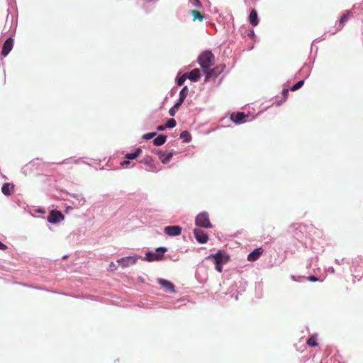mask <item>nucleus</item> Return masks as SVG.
<instances>
[{
  "mask_svg": "<svg viewBox=\"0 0 363 363\" xmlns=\"http://www.w3.org/2000/svg\"><path fill=\"white\" fill-rule=\"evenodd\" d=\"M182 230L179 225H169L164 228V233L169 236H178L182 233Z\"/></svg>",
  "mask_w": 363,
  "mask_h": 363,
  "instance_id": "obj_7",
  "label": "nucleus"
},
{
  "mask_svg": "<svg viewBox=\"0 0 363 363\" xmlns=\"http://www.w3.org/2000/svg\"><path fill=\"white\" fill-rule=\"evenodd\" d=\"M118 263H119L123 267H128L130 265H133L136 262V259L133 257H126L118 259Z\"/></svg>",
  "mask_w": 363,
  "mask_h": 363,
  "instance_id": "obj_12",
  "label": "nucleus"
},
{
  "mask_svg": "<svg viewBox=\"0 0 363 363\" xmlns=\"http://www.w3.org/2000/svg\"><path fill=\"white\" fill-rule=\"evenodd\" d=\"M187 77H186V74H184L183 75H182L178 79H177V84L179 86H182L184 82L186 81Z\"/></svg>",
  "mask_w": 363,
  "mask_h": 363,
  "instance_id": "obj_27",
  "label": "nucleus"
},
{
  "mask_svg": "<svg viewBox=\"0 0 363 363\" xmlns=\"http://www.w3.org/2000/svg\"><path fill=\"white\" fill-rule=\"evenodd\" d=\"M183 102L184 101H181V99H179L178 101L174 106V108L178 109Z\"/></svg>",
  "mask_w": 363,
  "mask_h": 363,
  "instance_id": "obj_31",
  "label": "nucleus"
},
{
  "mask_svg": "<svg viewBox=\"0 0 363 363\" xmlns=\"http://www.w3.org/2000/svg\"><path fill=\"white\" fill-rule=\"evenodd\" d=\"M7 246L4 244H3L1 241H0V250H6L7 249Z\"/></svg>",
  "mask_w": 363,
  "mask_h": 363,
  "instance_id": "obj_35",
  "label": "nucleus"
},
{
  "mask_svg": "<svg viewBox=\"0 0 363 363\" xmlns=\"http://www.w3.org/2000/svg\"><path fill=\"white\" fill-rule=\"evenodd\" d=\"M157 154H158L159 158L161 160V161L163 164L168 163L173 156L172 152H169V153L166 154L165 152H164L162 151H158Z\"/></svg>",
  "mask_w": 363,
  "mask_h": 363,
  "instance_id": "obj_13",
  "label": "nucleus"
},
{
  "mask_svg": "<svg viewBox=\"0 0 363 363\" xmlns=\"http://www.w3.org/2000/svg\"><path fill=\"white\" fill-rule=\"evenodd\" d=\"M216 264V269L218 272H222V269H223V267L222 265L223 264Z\"/></svg>",
  "mask_w": 363,
  "mask_h": 363,
  "instance_id": "obj_33",
  "label": "nucleus"
},
{
  "mask_svg": "<svg viewBox=\"0 0 363 363\" xmlns=\"http://www.w3.org/2000/svg\"><path fill=\"white\" fill-rule=\"evenodd\" d=\"M176 121L174 118H169L167 120V123H165L166 127L169 128H172L176 126Z\"/></svg>",
  "mask_w": 363,
  "mask_h": 363,
  "instance_id": "obj_26",
  "label": "nucleus"
},
{
  "mask_svg": "<svg viewBox=\"0 0 363 363\" xmlns=\"http://www.w3.org/2000/svg\"><path fill=\"white\" fill-rule=\"evenodd\" d=\"M142 152L141 148L138 147L135 150V151L133 153H127L125 155V157L128 160H134L138 157Z\"/></svg>",
  "mask_w": 363,
  "mask_h": 363,
  "instance_id": "obj_19",
  "label": "nucleus"
},
{
  "mask_svg": "<svg viewBox=\"0 0 363 363\" xmlns=\"http://www.w3.org/2000/svg\"><path fill=\"white\" fill-rule=\"evenodd\" d=\"M130 163L129 161H123L122 163H121V165L122 166H125V165H127Z\"/></svg>",
  "mask_w": 363,
  "mask_h": 363,
  "instance_id": "obj_37",
  "label": "nucleus"
},
{
  "mask_svg": "<svg viewBox=\"0 0 363 363\" xmlns=\"http://www.w3.org/2000/svg\"><path fill=\"white\" fill-rule=\"evenodd\" d=\"M258 24L257 14L255 10H251V25L255 26Z\"/></svg>",
  "mask_w": 363,
  "mask_h": 363,
  "instance_id": "obj_21",
  "label": "nucleus"
},
{
  "mask_svg": "<svg viewBox=\"0 0 363 363\" xmlns=\"http://www.w3.org/2000/svg\"><path fill=\"white\" fill-rule=\"evenodd\" d=\"M167 136L164 135H160L153 140V143L156 146H160L166 142Z\"/></svg>",
  "mask_w": 363,
  "mask_h": 363,
  "instance_id": "obj_18",
  "label": "nucleus"
},
{
  "mask_svg": "<svg viewBox=\"0 0 363 363\" xmlns=\"http://www.w3.org/2000/svg\"><path fill=\"white\" fill-rule=\"evenodd\" d=\"M110 267H111V268H113V267L116 268V265H115V264H114V263H113V262H112V263H111V264H110Z\"/></svg>",
  "mask_w": 363,
  "mask_h": 363,
  "instance_id": "obj_38",
  "label": "nucleus"
},
{
  "mask_svg": "<svg viewBox=\"0 0 363 363\" xmlns=\"http://www.w3.org/2000/svg\"><path fill=\"white\" fill-rule=\"evenodd\" d=\"M194 234L196 240L199 243L204 244L207 242L208 240V235L206 233H204L202 230L196 228L194 230Z\"/></svg>",
  "mask_w": 363,
  "mask_h": 363,
  "instance_id": "obj_8",
  "label": "nucleus"
},
{
  "mask_svg": "<svg viewBox=\"0 0 363 363\" xmlns=\"http://www.w3.org/2000/svg\"><path fill=\"white\" fill-rule=\"evenodd\" d=\"M188 95V88L186 86H184L179 93V99L181 101H184Z\"/></svg>",
  "mask_w": 363,
  "mask_h": 363,
  "instance_id": "obj_23",
  "label": "nucleus"
},
{
  "mask_svg": "<svg viewBox=\"0 0 363 363\" xmlns=\"http://www.w3.org/2000/svg\"><path fill=\"white\" fill-rule=\"evenodd\" d=\"M250 33H251V38L255 35L254 31L252 30H251Z\"/></svg>",
  "mask_w": 363,
  "mask_h": 363,
  "instance_id": "obj_39",
  "label": "nucleus"
},
{
  "mask_svg": "<svg viewBox=\"0 0 363 363\" xmlns=\"http://www.w3.org/2000/svg\"><path fill=\"white\" fill-rule=\"evenodd\" d=\"M167 248L160 247L157 248L155 252H148L146 253L147 260L149 262L159 261L163 259Z\"/></svg>",
  "mask_w": 363,
  "mask_h": 363,
  "instance_id": "obj_3",
  "label": "nucleus"
},
{
  "mask_svg": "<svg viewBox=\"0 0 363 363\" xmlns=\"http://www.w3.org/2000/svg\"><path fill=\"white\" fill-rule=\"evenodd\" d=\"M225 67V65H220L213 69H208L207 71L203 72L206 74V80H208L211 77H217L223 71Z\"/></svg>",
  "mask_w": 363,
  "mask_h": 363,
  "instance_id": "obj_5",
  "label": "nucleus"
},
{
  "mask_svg": "<svg viewBox=\"0 0 363 363\" xmlns=\"http://www.w3.org/2000/svg\"><path fill=\"white\" fill-rule=\"evenodd\" d=\"M156 135L155 132L148 133L143 135V138L145 140H150Z\"/></svg>",
  "mask_w": 363,
  "mask_h": 363,
  "instance_id": "obj_28",
  "label": "nucleus"
},
{
  "mask_svg": "<svg viewBox=\"0 0 363 363\" xmlns=\"http://www.w3.org/2000/svg\"><path fill=\"white\" fill-rule=\"evenodd\" d=\"M264 250L262 247L257 248L251 252V262L256 261L262 255Z\"/></svg>",
  "mask_w": 363,
  "mask_h": 363,
  "instance_id": "obj_16",
  "label": "nucleus"
},
{
  "mask_svg": "<svg viewBox=\"0 0 363 363\" xmlns=\"http://www.w3.org/2000/svg\"><path fill=\"white\" fill-rule=\"evenodd\" d=\"M180 138L183 139L184 143H188L191 139V135L188 131H182L180 134Z\"/></svg>",
  "mask_w": 363,
  "mask_h": 363,
  "instance_id": "obj_22",
  "label": "nucleus"
},
{
  "mask_svg": "<svg viewBox=\"0 0 363 363\" xmlns=\"http://www.w3.org/2000/svg\"><path fill=\"white\" fill-rule=\"evenodd\" d=\"M13 48V39L11 38H9L4 43L1 55L6 57L11 52Z\"/></svg>",
  "mask_w": 363,
  "mask_h": 363,
  "instance_id": "obj_11",
  "label": "nucleus"
},
{
  "mask_svg": "<svg viewBox=\"0 0 363 363\" xmlns=\"http://www.w3.org/2000/svg\"><path fill=\"white\" fill-rule=\"evenodd\" d=\"M198 62L202 68L203 72H206L214 65L215 56L211 51H204L199 56Z\"/></svg>",
  "mask_w": 363,
  "mask_h": 363,
  "instance_id": "obj_1",
  "label": "nucleus"
},
{
  "mask_svg": "<svg viewBox=\"0 0 363 363\" xmlns=\"http://www.w3.org/2000/svg\"><path fill=\"white\" fill-rule=\"evenodd\" d=\"M178 109L177 108H174V107H172L169 111V114L171 116H175V113L177 112Z\"/></svg>",
  "mask_w": 363,
  "mask_h": 363,
  "instance_id": "obj_30",
  "label": "nucleus"
},
{
  "mask_svg": "<svg viewBox=\"0 0 363 363\" xmlns=\"http://www.w3.org/2000/svg\"><path fill=\"white\" fill-rule=\"evenodd\" d=\"M208 259H213L215 264H223L228 262L229 256L218 251L216 254L210 255Z\"/></svg>",
  "mask_w": 363,
  "mask_h": 363,
  "instance_id": "obj_4",
  "label": "nucleus"
},
{
  "mask_svg": "<svg viewBox=\"0 0 363 363\" xmlns=\"http://www.w3.org/2000/svg\"><path fill=\"white\" fill-rule=\"evenodd\" d=\"M165 128H167L166 125H161L157 126V129L160 131L164 130Z\"/></svg>",
  "mask_w": 363,
  "mask_h": 363,
  "instance_id": "obj_34",
  "label": "nucleus"
},
{
  "mask_svg": "<svg viewBox=\"0 0 363 363\" xmlns=\"http://www.w3.org/2000/svg\"><path fill=\"white\" fill-rule=\"evenodd\" d=\"M303 84H304V80H300L297 83H296L294 85H293L290 88V90L292 91H296L298 89H300L303 85Z\"/></svg>",
  "mask_w": 363,
  "mask_h": 363,
  "instance_id": "obj_25",
  "label": "nucleus"
},
{
  "mask_svg": "<svg viewBox=\"0 0 363 363\" xmlns=\"http://www.w3.org/2000/svg\"><path fill=\"white\" fill-rule=\"evenodd\" d=\"M247 260H250V254L247 257Z\"/></svg>",
  "mask_w": 363,
  "mask_h": 363,
  "instance_id": "obj_40",
  "label": "nucleus"
},
{
  "mask_svg": "<svg viewBox=\"0 0 363 363\" xmlns=\"http://www.w3.org/2000/svg\"><path fill=\"white\" fill-rule=\"evenodd\" d=\"M64 218V215L60 211L52 210L48 217V220L51 223H56L62 220Z\"/></svg>",
  "mask_w": 363,
  "mask_h": 363,
  "instance_id": "obj_6",
  "label": "nucleus"
},
{
  "mask_svg": "<svg viewBox=\"0 0 363 363\" xmlns=\"http://www.w3.org/2000/svg\"><path fill=\"white\" fill-rule=\"evenodd\" d=\"M190 13L193 16V21L199 20V21H202L204 19L203 15L197 10H191Z\"/></svg>",
  "mask_w": 363,
  "mask_h": 363,
  "instance_id": "obj_20",
  "label": "nucleus"
},
{
  "mask_svg": "<svg viewBox=\"0 0 363 363\" xmlns=\"http://www.w3.org/2000/svg\"><path fill=\"white\" fill-rule=\"evenodd\" d=\"M13 184L10 183H5L3 184L1 187V191L4 195L9 196L11 194L12 191H13Z\"/></svg>",
  "mask_w": 363,
  "mask_h": 363,
  "instance_id": "obj_15",
  "label": "nucleus"
},
{
  "mask_svg": "<svg viewBox=\"0 0 363 363\" xmlns=\"http://www.w3.org/2000/svg\"><path fill=\"white\" fill-rule=\"evenodd\" d=\"M350 15H351V12L347 11L340 17V19L339 21V29H341L343 28L345 23L349 20Z\"/></svg>",
  "mask_w": 363,
  "mask_h": 363,
  "instance_id": "obj_17",
  "label": "nucleus"
},
{
  "mask_svg": "<svg viewBox=\"0 0 363 363\" xmlns=\"http://www.w3.org/2000/svg\"><path fill=\"white\" fill-rule=\"evenodd\" d=\"M282 96H283L284 100L286 101L289 96V90L287 89H283Z\"/></svg>",
  "mask_w": 363,
  "mask_h": 363,
  "instance_id": "obj_29",
  "label": "nucleus"
},
{
  "mask_svg": "<svg viewBox=\"0 0 363 363\" xmlns=\"http://www.w3.org/2000/svg\"><path fill=\"white\" fill-rule=\"evenodd\" d=\"M307 344L309 346L315 347L318 345L317 338L315 335L311 336L308 340Z\"/></svg>",
  "mask_w": 363,
  "mask_h": 363,
  "instance_id": "obj_24",
  "label": "nucleus"
},
{
  "mask_svg": "<svg viewBox=\"0 0 363 363\" xmlns=\"http://www.w3.org/2000/svg\"><path fill=\"white\" fill-rule=\"evenodd\" d=\"M308 279L309 281H313V282L317 281L318 280V279L317 277H314V276H310V277H308Z\"/></svg>",
  "mask_w": 363,
  "mask_h": 363,
  "instance_id": "obj_32",
  "label": "nucleus"
},
{
  "mask_svg": "<svg viewBox=\"0 0 363 363\" xmlns=\"http://www.w3.org/2000/svg\"><path fill=\"white\" fill-rule=\"evenodd\" d=\"M248 115L245 114L243 112L233 113L230 116L232 121L236 124H241L245 122V118Z\"/></svg>",
  "mask_w": 363,
  "mask_h": 363,
  "instance_id": "obj_9",
  "label": "nucleus"
},
{
  "mask_svg": "<svg viewBox=\"0 0 363 363\" xmlns=\"http://www.w3.org/2000/svg\"><path fill=\"white\" fill-rule=\"evenodd\" d=\"M194 6H197V7L201 6V1L199 0H194Z\"/></svg>",
  "mask_w": 363,
  "mask_h": 363,
  "instance_id": "obj_36",
  "label": "nucleus"
},
{
  "mask_svg": "<svg viewBox=\"0 0 363 363\" xmlns=\"http://www.w3.org/2000/svg\"><path fill=\"white\" fill-rule=\"evenodd\" d=\"M195 223L198 227L204 228H211L213 227L209 215L207 212H201L199 213L195 218Z\"/></svg>",
  "mask_w": 363,
  "mask_h": 363,
  "instance_id": "obj_2",
  "label": "nucleus"
},
{
  "mask_svg": "<svg viewBox=\"0 0 363 363\" xmlns=\"http://www.w3.org/2000/svg\"><path fill=\"white\" fill-rule=\"evenodd\" d=\"M158 283L161 285V286L167 292L174 293L175 292L174 286L170 281L160 279L158 280Z\"/></svg>",
  "mask_w": 363,
  "mask_h": 363,
  "instance_id": "obj_10",
  "label": "nucleus"
},
{
  "mask_svg": "<svg viewBox=\"0 0 363 363\" xmlns=\"http://www.w3.org/2000/svg\"><path fill=\"white\" fill-rule=\"evenodd\" d=\"M200 70L197 68L192 69L186 77L192 82H197L200 78Z\"/></svg>",
  "mask_w": 363,
  "mask_h": 363,
  "instance_id": "obj_14",
  "label": "nucleus"
}]
</instances>
